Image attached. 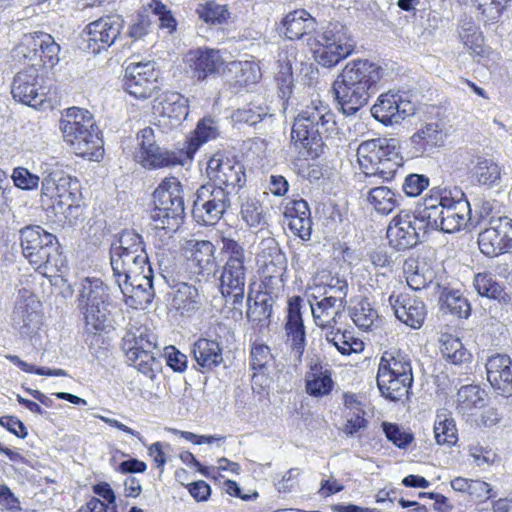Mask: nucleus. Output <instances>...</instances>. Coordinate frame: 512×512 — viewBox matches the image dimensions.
I'll use <instances>...</instances> for the list:
<instances>
[{"instance_id":"obj_50","label":"nucleus","mask_w":512,"mask_h":512,"mask_svg":"<svg viewBox=\"0 0 512 512\" xmlns=\"http://www.w3.org/2000/svg\"><path fill=\"white\" fill-rule=\"evenodd\" d=\"M196 13L201 20L211 25H222L230 18L227 5H222L214 0L199 4Z\"/></svg>"},{"instance_id":"obj_57","label":"nucleus","mask_w":512,"mask_h":512,"mask_svg":"<svg viewBox=\"0 0 512 512\" xmlns=\"http://www.w3.org/2000/svg\"><path fill=\"white\" fill-rule=\"evenodd\" d=\"M381 426L388 441L399 449H407L414 441L413 434L402 429L396 423L383 422Z\"/></svg>"},{"instance_id":"obj_1","label":"nucleus","mask_w":512,"mask_h":512,"mask_svg":"<svg viewBox=\"0 0 512 512\" xmlns=\"http://www.w3.org/2000/svg\"><path fill=\"white\" fill-rule=\"evenodd\" d=\"M382 74V68L369 60L348 62L332 86L339 110L346 116H353L366 106Z\"/></svg>"},{"instance_id":"obj_58","label":"nucleus","mask_w":512,"mask_h":512,"mask_svg":"<svg viewBox=\"0 0 512 512\" xmlns=\"http://www.w3.org/2000/svg\"><path fill=\"white\" fill-rule=\"evenodd\" d=\"M221 243V253L226 258L225 264L244 265L245 250L238 241L230 237H222Z\"/></svg>"},{"instance_id":"obj_54","label":"nucleus","mask_w":512,"mask_h":512,"mask_svg":"<svg viewBox=\"0 0 512 512\" xmlns=\"http://www.w3.org/2000/svg\"><path fill=\"white\" fill-rule=\"evenodd\" d=\"M242 219L252 228H262L268 225L262 204L255 199H247L241 207Z\"/></svg>"},{"instance_id":"obj_56","label":"nucleus","mask_w":512,"mask_h":512,"mask_svg":"<svg viewBox=\"0 0 512 512\" xmlns=\"http://www.w3.org/2000/svg\"><path fill=\"white\" fill-rule=\"evenodd\" d=\"M110 250H123V252H146L142 235L134 230H123L118 238V244L113 243Z\"/></svg>"},{"instance_id":"obj_25","label":"nucleus","mask_w":512,"mask_h":512,"mask_svg":"<svg viewBox=\"0 0 512 512\" xmlns=\"http://www.w3.org/2000/svg\"><path fill=\"white\" fill-rule=\"evenodd\" d=\"M486 378L498 394L512 396V359L507 354L494 353L485 362Z\"/></svg>"},{"instance_id":"obj_12","label":"nucleus","mask_w":512,"mask_h":512,"mask_svg":"<svg viewBox=\"0 0 512 512\" xmlns=\"http://www.w3.org/2000/svg\"><path fill=\"white\" fill-rule=\"evenodd\" d=\"M41 198L51 201L52 210H60L63 204L73 199H82L80 183L61 169L46 173L42 179Z\"/></svg>"},{"instance_id":"obj_36","label":"nucleus","mask_w":512,"mask_h":512,"mask_svg":"<svg viewBox=\"0 0 512 512\" xmlns=\"http://www.w3.org/2000/svg\"><path fill=\"white\" fill-rule=\"evenodd\" d=\"M410 140L415 148L414 153L420 155L430 153L433 148L443 145L445 133L439 123L431 122L414 133Z\"/></svg>"},{"instance_id":"obj_51","label":"nucleus","mask_w":512,"mask_h":512,"mask_svg":"<svg viewBox=\"0 0 512 512\" xmlns=\"http://www.w3.org/2000/svg\"><path fill=\"white\" fill-rule=\"evenodd\" d=\"M123 349L135 351L155 350L156 337L147 328H138L136 332L128 331L123 337Z\"/></svg>"},{"instance_id":"obj_45","label":"nucleus","mask_w":512,"mask_h":512,"mask_svg":"<svg viewBox=\"0 0 512 512\" xmlns=\"http://www.w3.org/2000/svg\"><path fill=\"white\" fill-rule=\"evenodd\" d=\"M441 354L443 358L454 365L469 363L472 354L464 347L459 338L443 335L441 338Z\"/></svg>"},{"instance_id":"obj_19","label":"nucleus","mask_w":512,"mask_h":512,"mask_svg":"<svg viewBox=\"0 0 512 512\" xmlns=\"http://www.w3.org/2000/svg\"><path fill=\"white\" fill-rule=\"evenodd\" d=\"M155 62L130 63L125 69L124 90L136 99L150 98L158 89Z\"/></svg>"},{"instance_id":"obj_31","label":"nucleus","mask_w":512,"mask_h":512,"mask_svg":"<svg viewBox=\"0 0 512 512\" xmlns=\"http://www.w3.org/2000/svg\"><path fill=\"white\" fill-rule=\"evenodd\" d=\"M154 109L163 118L169 119L171 126H178L189 114V102L178 92H165Z\"/></svg>"},{"instance_id":"obj_26","label":"nucleus","mask_w":512,"mask_h":512,"mask_svg":"<svg viewBox=\"0 0 512 512\" xmlns=\"http://www.w3.org/2000/svg\"><path fill=\"white\" fill-rule=\"evenodd\" d=\"M18 49L24 57L32 59L38 55L44 65L54 66L59 61L60 46L54 38L44 32H34L33 34L24 35L22 43Z\"/></svg>"},{"instance_id":"obj_5","label":"nucleus","mask_w":512,"mask_h":512,"mask_svg":"<svg viewBox=\"0 0 512 512\" xmlns=\"http://www.w3.org/2000/svg\"><path fill=\"white\" fill-rule=\"evenodd\" d=\"M360 167L368 183L371 178L391 180L402 165L399 142L395 138H374L362 142L357 149Z\"/></svg>"},{"instance_id":"obj_14","label":"nucleus","mask_w":512,"mask_h":512,"mask_svg":"<svg viewBox=\"0 0 512 512\" xmlns=\"http://www.w3.org/2000/svg\"><path fill=\"white\" fill-rule=\"evenodd\" d=\"M480 251L489 257L512 252V220L506 216L491 217L488 227L479 233Z\"/></svg>"},{"instance_id":"obj_24","label":"nucleus","mask_w":512,"mask_h":512,"mask_svg":"<svg viewBox=\"0 0 512 512\" xmlns=\"http://www.w3.org/2000/svg\"><path fill=\"white\" fill-rule=\"evenodd\" d=\"M110 264L116 283L119 279H135L137 274H147L152 268L147 252L110 250Z\"/></svg>"},{"instance_id":"obj_47","label":"nucleus","mask_w":512,"mask_h":512,"mask_svg":"<svg viewBox=\"0 0 512 512\" xmlns=\"http://www.w3.org/2000/svg\"><path fill=\"white\" fill-rule=\"evenodd\" d=\"M473 285L477 293L500 302H508L510 297L504 292L502 286L494 279L491 273H478L474 277Z\"/></svg>"},{"instance_id":"obj_63","label":"nucleus","mask_w":512,"mask_h":512,"mask_svg":"<svg viewBox=\"0 0 512 512\" xmlns=\"http://www.w3.org/2000/svg\"><path fill=\"white\" fill-rule=\"evenodd\" d=\"M267 115L262 108L257 106H249L242 109H237L232 118L237 123L247 124L249 126L256 125L261 122Z\"/></svg>"},{"instance_id":"obj_35","label":"nucleus","mask_w":512,"mask_h":512,"mask_svg":"<svg viewBox=\"0 0 512 512\" xmlns=\"http://www.w3.org/2000/svg\"><path fill=\"white\" fill-rule=\"evenodd\" d=\"M377 387L383 397L391 401H399L406 397L413 385L414 378L403 376L401 373L392 375L385 372H377Z\"/></svg>"},{"instance_id":"obj_62","label":"nucleus","mask_w":512,"mask_h":512,"mask_svg":"<svg viewBox=\"0 0 512 512\" xmlns=\"http://www.w3.org/2000/svg\"><path fill=\"white\" fill-rule=\"evenodd\" d=\"M429 183L426 175L412 173L405 177L402 188L407 196L416 197L429 186Z\"/></svg>"},{"instance_id":"obj_44","label":"nucleus","mask_w":512,"mask_h":512,"mask_svg":"<svg viewBox=\"0 0 512 512\" xmlns=\"http://www.w3.org/2000/svg\"><path fill=\"white\" fill-rule=\"evenodd\" d=\"M366 200L377 213L383 215L390 214L399 205L397 195L386 186L370 188Z\"/></svg>"},{"instance_id":"obj_53","label":"nucleus","mask_w":512,"mask_h":512,"mask_svg":"<svg viewBox=\"0 0 512 512\" xmlns=\"http://www.w3.org/2000/svg\"><path fill=\"white\" fill-rule=\"evenodd\" d=\"M154 350L135 351L126 349V356L129 362L141 373L150 375L159 368V362L156 360Z\"/></svg>"},{"instance_id":"obj_9","label":"nucleus","mask_w":512,"mask_h":512,"mask_svg":"<svg viewBox=\"0 0 512 512\" xmlns=\"http://www.w3.org/2000/svg\"><path fill=\"white\" fill-rule=\"evenodd\" d=\"M420 214H423L421 206L417 207L414 212L401 210L391 219L386 233L391 247L398 251H405L426 238L430 229L425 222L421 221Z\"/></svg>"},{"instance_id":"obj_4","label":"nucleus","mask_w":512,"mask_h":512,"mask_svg":"<svg viewBox=\"0 0 512 512\" xmlns=\"http://www.w3.org/2000/svg\"><path fill=\"white\" fill-rule=\"evenodd\" d=\"M64 141L77 156L90 160L103 154V140L90 111L80 107L66 109L59 121Z\"/></svg>"},{"instance_id":"obj_17","label":"nucleus","mask_w":512,"mask_h":512,"mask_svg":"<svg viewBox=\"0 0 512 512\" xmlns=\"http://www.w3.org/2000/svg\"><path fill=\"white\" fill-rule=\"evenodd\" d=\"M44 77L34 65L19 71L13 78L11 94L13 98L30 107L41 105L46 97Z\"/></svg>"},{"instance_id":"obj_38","label":"nucleus","mask_w":512,"mask_h":512,"mask_svg":"<svg viewBox=\"0 0 512 512\" xmlns=\"http://www.w3.org/2000/svg\"><path fill=\"white\" fill-rule=\"evenodd\" d=\"M377 372L413 377L410 356L399 350L390 349L382 354Z\"/></svg>"},{"instance_id":"obj_23","label":"nucleus","mask_w":512,"mask_h":512,"mask_svg":"<svg viewBox=\"0 0 512 512\" xmlns=\"http://www.w3.org/2000/svg\"><path fill=\"white\" fill-rule=\"evenodd\" d=\"M302 298L293 296L288 300L287 316L284 325L287 343L295 361L301 362L306 347V331L301 313Z\"/></svg>"},{"instance_id":"obj_32","label":"nucleus","mask_w":512,"mask_h":512,"mask_svg":"<svg viewBox=\"0 0 512 512\" xmlns=\"http://www.w3.org/2000/svg\"><path fill=\"white\" fill-rule=\"evenodd\" d=\"M135 159L145 168L156 169L183 165L182 153L161 149L156 143L149 148L138 150Z\"/></svg>"},{"instance_id":"obj_22","label":"nucleus","mask_w":512,"mask_h":512,"mask_svg":"<svg viewBox=\"0 0 512 512\" xmlns=\"http://www.w3.org/2000/svg\"><path fill=\"white\" fill-rule=\"evenodd\" d=\"M184 63L191 78L203 81L209 76L218 74L225 64V60L219 50L197 48L186 53Z\"/></svg>"},{"instance_id":"obj_43","label":"nucleus","mask_w":512,"mask_h":512,"mask_svg":"<svg viewBox=\"0 0 512 512\" xmlns=\"http://www.w3.org/2000/svg\"><path fill=\"white\" fill-rule=\"evenodd\" d=\"M440 309L443 313H450L458 318H468L471 306L459 290L444 288L441 292Z\"/></svg>"},{"instance_id":"obj_20","label":"nucleus","mask_w":512,"mask_h":512,"mask_svg":"<svg viewBox=\"0 0 512 512\" xmlns=\"http://www.w3.org/2000/svg\"><path fill=\"white\" fill-rule=\"evenodd\" d=\"M117 284L125 297V303L134 309L147 308L155 298L152 268L147 274H137L135 279H119Z\"/></svg>"},{"instance_id":"obj_15","label":"nucleus","mask_w":512,"mask_h":512,"mask_svg":"<svg viewBox=\"0 0 512 512\" xmlns=\"http://www.w3.org/2000/svg\"><path fill=\"white\" fill-rule=\"evenodd\" d=\"M124 25V18L118 14L106 15L90 22L84 29L88 50L93 54L107 50L121 37Z\"/></svg>"},{"instance_id":"obj_52","label":"nucleus","mask_w":512,"mask_h":512,"mask_svg":"<svg viewBox=\"0 0 512 512\" xmlns=\"http://www.w3.org/2000/svg\"><path fill=\"white\" fill-rule=\"evenodd\" d=\"M229 71L235 74L234 80L239 86L254 84L260 78V68L253 61H232Z\"/></svg>"},{"instance_id":"obj_49","label":"nucleus","mask_w":512,"mask_h":512,"mask_svg":"<svg viewBox=\"0 0 512 512\" xmlns=\"http://www.w3.org/2000/svg\"><path fill=\"white\" fill-rule=\"evenodd\" d=\"M317 366L312 368L314 372L306 377V391L314 397H322L328 395L333 388V380L328 370L317 371Z\"/></svg>"},{"instance_id":"obj_64","label":"nucleus","mask_w":512,"mask_h":512,"mask_svg":"<svg viewBox=\"0 0 512 512\" xmlns=\"http://www.w3.org/2000/svg\"><path fill=\"white\" fill-rule=\"evenodd\" d=\"M153 27V20L148 13H140L134 22L129 26L128 36L133 40L143 39Z\"/></svg>"},{"instance_id":"obj_27","label":"nucleus","mask_w":512,"mask_h":512,"mask_svg":"<svg viewBox=\"0 0 512 512\" xmlns=\"http://www.w3.org/2000/svg\"><path fill=\"white\" fill-rule=\"evenodd\" d=\"M388 301L401 322L414 329L423 325L427 311L420 298L410 294H391Z\"/></svg>"},{"instance_id":"obj_60","label":"nucleus","mask_w":512,"mask_h":512,"mask_svg":"<svg viewBox=\"0 0 512 512\" xmlns=\"http://www.w3.org/2000/svg\"><path fill=\"white\" fill-rule=\"evenodd\" d=\"M278 86V96L282 101V110L285 113L288 109L289 99L293 92V75L290 67L279 71L275 78Z\"/></svg>"},{"instance_id":"obj_18","label":"nucleus","mask_w":512,"mask_h":512,"mask_svg":"<svg viewBox=\"0 0 512 512\" xmlns=\"http://www.w3.org/2000/svg\"><path fill=\"white\" fill-rule=\"evenodd\" d=\"M415 112L414 104L399 92L381 94L371 108L372 116L385 126L399 124Z\"/></svg>"},{"instance_id":"obj_28","label":"nucleus","mask_w":512,"mask_h":512,"mask_svg":"<svg viewBox=\"0 0 512 512\" xmlns=\"http://www.w3.org/2000/svg\"><path fill=\"white\" fill-rule=\"evenodd\" d=\"M191 245V256L189 257V267L199 281H207L214 277L217 272V262L215 257V246L208 240L194 241Z\"/></svg>"},{"instance_id":"obj_37","label":"nucleus","mask_w":512,"mask_h":512,"mask_svg":"<svg viewBox=\"0 0 512 512\" xmlns=\"http://www.w3.org/2000/svg\"><path fill=\"white\" fill-rule=\"evenodd\" d=\"M288 39H300L316 29L315 19L304 9L289 12L282 21Z\"/></svg>"},{"instance_id":"obj_46","label":"nucleus","mask_w":512,"mask_h":512,"mask_svg":"<svg viewBox=\"0 0 512 512\" xmlns=\"http://www.w3.org/2000/svg\"><path fill=\"white\" fill-rule=\"evenodd\" d=\"M328 343L335 346V348L343 355H350L351 353H359L363 350V342L353 337L351 332L342 331L340 328H331L325 336Z\"/></svg>"},{"instance_id":"obj_42","label":"nucleus","mask_w":512,"mask_h":512,"mask_svg":"<svg viewBox=\"0 0 512 512\" xmlns=\"http://www.w3.org/2000/svg\"><path fill=\"white\" fill-rule=\"evenodd\" d=\"M198 298L199 293L198 289L195 286L185 282H181L174 286V293L171 305L175 310L179 311L181 314H189L198 309Z\"/></svg>"},{"instance_id":"obj_29","label":"nucleus","mask_w":512,"mask_h":512,"mask_svg":"<svg viewBox=\"0 0 512 512\" xmlns=\"http://www.w3.org/2000/svg\"><path fill=\"white\" fill-rule=\"evenodd\" d=\"M219 280L222 295L231 299L234 309H240L245 294V266L224 264Z\"/></svg>"},{"instance_id":"obj_40","label":"nucleus","mask_w":512,"mask_h":512,"mask_svg":"<svg viewBox=\"0 0 512 512\" xmlns=\"http://www.w3.org/2000/svg\"><path fill=\"white\" fill-rule=\"evenodd\" d=\"M434 438L438 445L454 446L458 441V430L451 413L446 409L437 412L434 421Z\"/></svg>"},{"instance_id":"obj_21","label":"nucleus","mask_w":512,"mask_h":512,"mask_svg":"<svg viewBox=\"0 0 512 512\" xmlns=\"http://www.w3.org/2000/svg\"><path fill=\"white\" fill-rule=\"evenodd\" d=\"M460 156L471 178L479 185L492 187L499 183L501 168L491 157L476 149L465 150Z\"/></svg>"},{"instance_id":"obj_59","label":"nucleus","mask_w":512,"mask_h":512,"mask_svg":"<svg viewBox=\"0 0 512 512\" xmlns=\"http://www.w3.org/2000/svg\"><path fill=\"white\" fill-rule=\"evenodd\" d=\"M274 356L269 346L254 343L250 351V366L255 371H264L273 361Z\"/></svg>"},{"instance_id":"obj_7","label":"nucleus","mask_w":512,"mask_h":512,"mask_svg":"<svg viewBox=\"0 0 512 512\" xmlns=\"http://www.w3.org/2000/svg\"><path fill=\"white\" fill-rule=\"evenodd\" d=\"M20 244L24 257L35 270L47 273L59 269L61 253L58 240L41 226L32 225L22 228Z\"/></svg>"},{"instance_id":"obj_13","label":"nucleus","mask_w":512,"mask_h":512,"mask_svg":"<svg viewBox=\"0 0 512 512\" xmlns=\"http://www.w3.org/2000/svg\"><path fill=\"white\" fill-rule=\"evenodd\" d=\"M207 176L208 183H215L218 186L227 188L236 194L246 182L245 168L243 164L234 158H229L221 152L215 153L208 161Z\"/></svg>"},{"instance_id":"obj_10","label":"nucleus","mask_w":512,"mask_h":512,"mask_svg":"<svg viewBox=\"0 0 512 512\" xmlns=\"http://www.w3.org/2000/svg\"><path fill=\"white\" fill-rule=\"evenodd\" d=\"M232 195V191L215 183L207 182L201 185L196 191L193 202V215L197 222L204 225L218 223L231 207Z\"/></svg>"},{"instance_id":"obj_3","label":"nucleus","mask_w":512,"mask_h":512,"mask_svg":"<svg viewBox=\"0 0 512 512\" xmlns=\"http://www.w3.org/2000/svg\"><path fill=\"white\" fill-rule=\"evenodd\" d=\"M338 134L335 115L328 105L306 106L294 118L291 142L297 149H304L309 156H318L324 140Z\"/></svg>"},{"instance_id":"obj_41","label":"nucleus","mask_w":512,"mask_h":512,"mask_svg":"<svg viewBox=\"0 0 512 512\" xmlns=\"http://www.w3.org/2000/svg\"><path fill=\"white\" fill-rule=\"evenodd\" d=\"M220 130L218 123L210 117L200 120L187 141V156L192 158L193 154L208 141L215 140L219 137Z\"/></svg>"},{"instance_id":"obj_55","label":"nucleus","mask_w":512,"mask_h":512,"mask_svg":"<svg viewBox=\"0 0 512 512\" xmlns=\"http://www.w3.org/2000/svg\"><path fill=\"white\" fill-rule=\"evenodd\" d=\"M351 318L360 329L369 330L378 321V313L367 300H361L354 306Z\"/></svg>"},{"instance_id":"obj_11","label":"nucleus","mask_w":512,"mask_h":512,"mask_svg":"<svg viewBox=\"0 0 512 512\" xmlns=\"http://www.w3.org/2000/svg\"><path fill=\"white\" fill-rule=\"evenodd\" d=\"M354 48L355 44L346 36L343 26L330 23L317 40L313 57L319 65L331 68L347 58Z\"/></svg>"},{"instance_id":"obj_39","label":"nucleus","mask_w":512,"mask_h":512,"mask_svg":"<svg viewBox=\"0 0 512 512\" xmlns=\"http://www.w3.org/2000/svg\"><path fill=\"white\" fill-rule=\"evenodd\" d=\"M485 397V391L479 386L464 385L458 390L456 409L463 415H474L485 406Z\"/></svg>"},{"instance_id":"obj_2","label":"nucleus","mask_w":512,"mask_h":512,"mask_svg":"<svg viewBox=\"0 0 512 512\" xmlns=\"http://www.w3.org/2000/svg\"><path fill=\"white\" fill-rule=\"evenodd\" d=\"M421 207V221L430 231L444 233H454L466 226L471 213L470 204L459 187L440 189L426 197Z\"/></svg>"},{"instance_id":"obj_34","label":"nucleus","mask_w":512,"mask_h":512,"mask_svg":"<svg viewBox=\"0 0 512 512\" xmlns=\"http://www.w3.org/2000/svg\"><path fill=\"white\" fill-rule=\"evenodd\" d=\"M193 357L201 372H208L223 362L222 347L216 340L198 339L192 348Z\"/></svg>"},{"instance_id":"obj_30","label":"nucleus","mask_w":512,"mask_h":512,"mask_svg":"<svg viewBox=\"0 0 512 512\" xmlns=\"http://www.w3.org/2000/svg\"><path fill=\"white\" fill-rule=\"evenodd\" d=\"M259 249L258 256L263 262L267 277L281 276L286 269L287 258L278 242L272 237L264 238L259 243Z\"/></svg>"},{"instance_id":"obj_8","label":"nucleus","mask_w":512,"mask_h":512,"mask_svg":"<svg viewBox=\"0 0 512 512\" xmlns=\"http://www.w3.org/2000/svg\"><path fill=\"white\" fill-rule=\"evenodd\" d=\"M78 307L83 311L85 322L95 331H104L109 322L110 295L108 286L97 277H86L77 284Z\"/></svg>"},{"instance_id":"obj_48","label":"nucleus","mask_w":512,"mask_h":512,"mask_svg":"<svg viewBox=\"0 0 512 512\" xmlns=\"http://www.w3.org/2000/svg\"><path fill=\"white\" fill-rule=\"evenodd\" d=\"M251 295H248V309H247V318L255 323L266 325L269 323V319L272 315V298L264 294H258L254 300V303L251 304Z\"/></svg>"},{"instance_id":"obj_33","label":"nucleus","mask_w":512,"mask_h":512,"mask_svg":"<svg viewBox=\"0 0 512 512\" xmlns=\"http://www.w3.org/2000/svg\"><path fill=\"white\" fill-rule=\"evenodd\" d=\"M343 309L344 301L330 296L311 304L314 321L321 328H335L343 316Z\"/></svg>"},{"instance_id":"obj_61","label":"nucleus","mask_w":512,"mask_h":512,"mask_svg":"<svg viewBox=\"0 0 512 512\" xmlns=\"http://www.w3.org/2000/svg\"><path fill=\"white\" fill-rule=\"evenodd\" d=\"M459 37L463 45L471 54L480 55L483 52L482 37L474 25L469 24L468 28H463L459 32Z\"/></svg>"},{"instance_id":"obj_6","label":"nucleus","mask_w":512,"mask_h":512,"mask_svg":"<svg viewBox=\"0 0 512 512\" xmlns=\"http://www.w3.org/2000/svg\"><path fill=\"white\" fill-rule=\"evenodd\" d=\"M183 189L176 177L164 178L153 193L151 212L154 229L169 234L178 230L184 217Z\"/></svg>"},{"instance_id":"obj_16","label":"nucleus","mask_w":512,"mask_h":512,"mask_svg":"<svg viewBox=\"0 0 512 512\" xmlns=\"http://www.w3.org/2000/svg\"><path fill=\"white\" fill-rule=\"evenodd\" d=\"M38 308L39 302L33 293L27 289L18 291L11 313V323L22 337L31 338L40 329L42 317Z\"/></svg>"}]
</instances>
